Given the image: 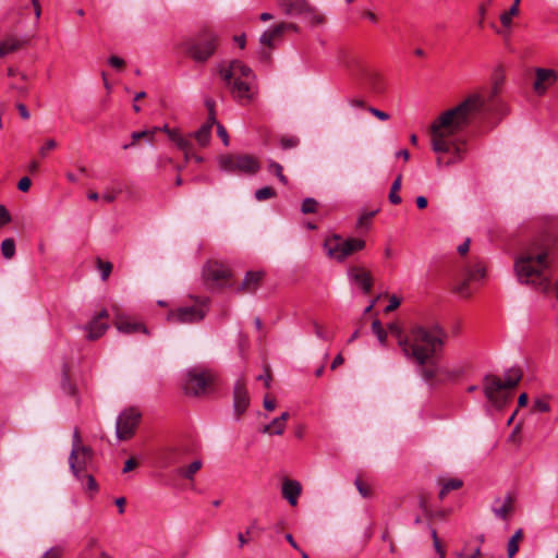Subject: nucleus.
<instances>
[{
	"mask_svg": "<svg viewBox=\"0 0 558 558\" xmlns=\"http://www.w3.org/2000/svg\"><path fill=\"white\" fill-rule=\"evenodd\" d=\"M427 364H429V366L426 367L425 365H423L420 367L422 377L428 381L436 377V375L438 374V367L435 363V360H432Z\"/></svg>",
	"mask_w": 558,
	"mask_h": 558,
	"instance_id": "e433bc0d",
	"label": "nucleus"
},
{
	"mask_svg": "<svg viewBox=\"0 0 558 558\" xmlns=\"http://www.w3.org/2000/svg\"><path fill=\"white\" fill-rule=\"evenodd\" d=\"M268 169L272 172L282 184H288V178L282 172V166L276 161H270Z\"/></svg>",
	"mask_w": 558,
	"mask_h": 558,
	"instance_id": "a19ab883",
	"label": "nucleus"
},
{
	"mask_svg": "<svg viewBox=\"0 0 558 558\" xmlns=\"http://www.w3.org/2000/svg\"><path fill=\"white\" fill-rule=\"evenodd\" d=\"M207 299L197 301L191 306H181L167 314V322L170 324H195L202 322L207 313Z\"/></svg>",
	"mask_w": 558,
	"mask_h": 558,
	"instance_id": "1a4fd4ad",
	"label": "nucleus"
},
{
	"mask_svg": "<svg viewBox=\"0 0 558 558\" xmlns=\"http://www.w3.org/2000/svg\"><path fill=\"white\" fill-rule=\"evenodd\" d=\"M156 132H157V128H154L153 130L133 132L131 134L132 142L130 144H124L122 148L129 149V148L133 147L135 145V143L141 138H147L149 142H151Z\"/></svg>",
	"mask_w": 558,
	"mask_h": 558,
	"instance_id": "473e14b6",
	"label": "nucleus"
},
{
	"mask_svg": "<svg viewBox=\"0 0 558 558\" xmlns=\"http://www.w3.org/2000/svg\"><path fill=\"white\" fill-rule=\"evenodd\" d=\"M11 221V216L5 208V206L0 205V227L9 223Z\"/></svg>",
	"mask_w": 558,
	"mask_h": 558,
	"instance_id": "5fc2aeb1",
	"label": "nucleus"
},
{
	"mask_svg": "<svg viewBox=\"0 0 558 558\" xmlns=\"http://www.w3.org/2000/svg\"><path fill=\"white\" fill-rule=\"evenodd\" d=\"M441 485H442V487L439 492V498L444 499L445 496L449 492L456 490V489H459L460 487H462L463 482L460 478H449V480L441 482Z\"/></svg>",
	"mask_w": 558,
	"mask_h": 558,
	"instance_id": "72a5a7b5",
	"label": "nucleus"
},
{
	"mask_svg": "<svg viewBox=\"0 0 558 558\" xmlns=\"http://www.w3.org/2000/svg\"><path fill=\"white\" fill-rule=\"evenodd\" d=\"M301 484L296 481L286 480L282 484V496L291 506H295L301 494Z\"/></svg>",
	"mask_w": 558,
	"mask_h": 558,
	"instance_id": "b1692460",
	"label": "nucleus"
},
{
	"mask_svg": "<svg viewBox=\"0 0 558 558\" xmlns=\"http://www.w3.org/2000/svg\"><path fill=\"white\" fill-rule=\"evenodd\" d=\"M499 85H500V82L499 81H495L494 82V85L492 86L490 90H489V94L487 96H484L482 93L480 92H475V93H471L470 95H468L464 99H466L468 97H471L473 95H477L480 96V98L482 99V102H483V108L481 111H478L474 117H473V122L481 116L485 114V113H489L492 112L494 109H495V106H496V97L499 93Z\"/></svg>",
	"mask_w": 558,
	"mask_h": 558,
	"instance_id": "a211bd4d",
	"label": "nucleus"
},
{
	"mask_svg": "<svg viewBox=\"0 0 558 558\" xmlns=\"http://www.w3.org/2000/svg\"><path fill=\"white\" fill-rule=\"evenodd\" d=\"M430 534H432L433 545H434V548H435L436 553L439 555V558H445L446 557V553H445V549L442 548V546L440 544V541L438 538L436 530L432 529Z\"/></svg>",
	"mask_w": 558,
	"mask_h": 558,
	"instance_id": "de8ad7c7",
	"label": "nucleus"
},
{
	"mask_svg": "<svg viewBox=\"0 0 558 558\" xmlns=\"http://www.w3.org/2000/svg\"><path fill=\"white\" fill-rule=\"evenodd\" d=\"M388 331L397 338L399 347L404 352L410 340V332L404 336L401 326L396 322L388 324Z\"/></svg>",
	"mask_w": 558,
	"mask_h": 558,
	"instance_id": "c756f323",
	"label": "nucleus"
},
{
	"mask_svg": "<svg viewBox=\"0 0 558 558\" xmlns=\"http://www.w3.org/2000/svg\"><path fill=\"white\" fill-rule=\"evenodd\" d=\"M519 14V8L517 5H511L508 11H505L500 15V22L502 26L509 28L512 23V17Z\"/></svg>",
	"mask_w": 558,
	"mask_h": 558,
	"instance_id": "4c0bfd02",
	"label": "nucleus"
},
{
	"mask_svg": "<svg viewBox=\"0 0 558 558\" xmlns=\"http://www.w3.org/2000/svg\"><path fill=\"white\" fill-rule=\"evenodd\" d=\"M219 46V35L209 29H202L187 45V54L198 63H205L216 52Z\"/></svg>",
	"mask_w": 558,
	"mask_h": 558,
	"instance_id": "423d86ee",
	"label": "nucleus"
},
{
	"mask_svg": "<svg viewBox=\"0 0 558 558\" xmlns=\"http://www.w3.org/2000/svg\"><path fill=\"white\" fill-rule=\"evenodd\" d=\"M317 201L312 197H307L303 201L301 210L303 214H313L317 209Z\"/></svg>",
	"mask_w": 558,
	"mask_h": 558,
	"instance_id": "c03bdc74",
	"label": "nucleus"
},
{
	"mask_svg": "<svg viewBox=\"0 0 558 558\" xmlns=\"http://www.w3.org/2000/svg\"><path fill=\"white\" fill-rule=\"evenodd\" d=\"M288 29L298 31L296 25L292 23H279L271 29L265 31L259 38L260 44L271 47L272 41L280 38Z\"/></svg>",
	"mask_w": 558,
	"mask_h": 558,
	"instance_id": "4be33fe9",
	"label": "nucleus"
},
{
	"mask_svg": "<svg viewBox=\"0 0 558 558\" xmlns=\"http://www.w3.org/2000/svg\"><path fill=\"white\" fill-rule=\"evenodd\" d=\"M23 41L16 37H9L0 41V57H4L13 51L20 49Z\"/></svg>",
	"mask_w": 558,
	"mask_h": 558,
	"instance_id": "7c9ffc66",
	"label": "nucleus"
},
{
	"mask_svg": "<svg viewBox=\"0 0 558 558\" xmlns=\"http://www.w3.org/2000/svg\"><path fill=\"white\" fill-rule=\"evenodd\" d=\"M313 328L317 338L326 341H330L332 339L331 335L326 332L323 326L319 325L317 322H313Z\"/></svg>",
	"mask_w": 558,
	"mask_h": 558,
	"instance_id": "09e8293b",
	"label": "nucleus"
},
{
	"mask_svg": "<svg viewBox=\"0 0 558 558\" xmlns=\"http://www.w3.org/2000/svg\"><path fill=\"white\" fill-rule=\"evenodd\" d=\"M81 435L77 428L74 429L73 438H72V450L69 457V464L72 473L75 477L80 478V462H78V453H83L84 456L88 454V447L83 446L81 444Z\"/></svg>",
	"mask_w": 558,
	"mask_h": 558,
	"instance_id": "dca6fc26",
	"label": "nucleus"
},
{
	"mask_svg": "<svg viewBox=\"0 0 558 558\" xmlns=\"http://www.w3.org/2000/svg\"><path fill=\"white\" fill-rule=\"evenodd\" d=\"M365 247V241L359 238L343 239L335 235L325 242L327 255L338 262H343L347 257L362 251Z\"/></svg>",
	"mask_w": 558,
	"mask_h": 558,
	"instance_id": "6e6552de",
	"label": "nucleus"
},
{
	"mask_svg": "<svg viewBox=\"0 0 558 558\" xmlns=\"http://www.w3.org/2000/svg\"><path fill=\"white\" fill-rule=\"evenodd\" d=\"M263 277V271H248L245 275L239 290L246 293L255 292L258 289Z\"/></svg>",
	"mask_w": 558,
	"mask_h": 558,
	"instance_id": "393cba45",
	"label": "nucleus"
},
{
	"mask_svg": "<svg viewBox=\"0 0 558 558\" xmlns=\"http://www.w3.org/2000/svg\"><path fill=\"white\" fill-rule=\"evenodd\" d=\"M535 75L534 90L539 95L544 94L547 86L553 85L558 78V73L551 69L537 68Z\"/></svg>",
	"mask_w": 558,
	"mask_h": 558,
	"instance_id": "aec40b11",
	"label": "nucleus"
},
{
	"mask_svg": "<svg viewBox=\"0 0 558 558\" xmlns=\"http://www.w3.org/2000/svg\"><path fill=\"white\" fill-rule=\"evenodd\" d=\"M368 112H371L374 117H376L377 119L381 120V121H386L389 119V114L377 109V108H374V107H368L367 108Z\"/></svg>",
	"mask_w": 558,
	"mask_h": 558,
	"instance_id": "13d9d810",
	"label": "nucleus"
},
{
	"mask_svg": "<svg viewBox=\"0 0 558 558\" xmlns=\"http://www.w3.org/2000/svg\"><path fill=\"white\" fill-rule=\"evenodd\" d=\"M447 332L438 324L430 326L413 325L410 328V340L403 354L417 363L426 365L442 351Z\"/></svg>",
	"mask_w": 558,
	"mask_h": 558,
	"instance_id": "7ed1b4c3",
	"label": "nucleus"
},
{
	"mask_svg": "<svg viewBox=\"0 0 558 558\" xmlns=\"http://www.w3.org/2000/svg\"><path fill=\"white\" fill-rule=\"evenodd\" d=\"M117 329L122 333H135V332H143L148 333L147 328L142 323L132 322L128 317H124L122 315H118L116 323H114Z\"/></svg>",
	"mask_w": 558,
	"mask_h": 558,
	"instance_id": "5701e85b",
	"label": "nucleus"
},
{
	"mask_svg": "<svg viewBox=\"0 0 558 558\" xmlns=\"http://www.w3.org/2000/svg\"><path fill=\"white\" fill-rule=\"evenodd\" d=\"M206 105L209 108L208 120L193 134V136L202 147H205L209 143L211 129L213 125L216 123L214 102L207 101Z\"/></svg>",
	"mask_w": 558,
	"mask_h": 558,
	"instance_id": "412c9836",
	"label": "nucleus"
},
{
	"mask_svg": "<svg viewBox=\"0 0 558 558\" xmlns=\"http://www.w3.org/2000/svg\"><path fill=\"white\" fill-rule=\"evenodd\" d=\"M108 63L118 70H121L124 66V60L117 56H111L108 59Z\"/></svg>",
	"mask_w": 558,
	"mask_h": 558,
	"instance_id": "680f3d73",
	"label": "nucleus"
},
{
	"mask_svg": "<svg viewBox=\"0 0 558 558\" xmlns=\"http://www.w3.org/2000/svg\"><path fill=\"white\" fill-rule=\"evenodd\" d=\"M278 4L288 15H302L308 2L306 0H278Z\"/></svg>",
	"mask_w": 558,
	"mask_h": 558,
	"instance_id": "a878e982",
	"label": "nucleus"
},
{
	"mask_svg": "<svg viewBox=\"0 0 558 558\" xmlns=\"http://www.w3.org/2000/svg\"><path fill=\"white\" fill-rule=\"evenodd\" d=\"M483 106L480 96L473 95L444 111L432 123V149L438 155V168L450 167L463 160L468 141L462 132L473 123V117Z\"/></svg>",
	"mask_w": 558,
	"mask_h": 558,
	"instance_id": "f257e3e1",
	"label": "nucleus"
},
{
	"mask_svg": "<svg viewBox=\"0 0 558 558\" xmlns=\"http://www.w3.org/2000/svg\"><path fill=\"white\" fill-rule=\"evenodd\" d=\"M400 303H401L400 299L396 295H392L389 299V304L386 306L385 311L392 312L399 307Z\"/></svg>",
	"mask_w": 558,
	"mask_h": 558,
	"instance_id": "e2e57ef3",
	"label": "nucleus"
},
{
	"mask_svg": "<svg viewBox=\"0 0 558 558\" xmlns=\"http://www.w3.org/2000/svg\"><path fill=\"white\" fill-rule=\"evenodd\" d=\"M499 85H500V82L499 81H495L494 82V85L492 86L490 90H489V94L487 96H484L482 93L480 92H475V93H471L470 95H468L464 99H466L468 97H471L473 95H477L480 96V98L482 99V102H483V108L481 111H478L474 117H473V122L481 116L485 114V113H489L492 112L494 109H495V106H496V97L499 93Z\"/></svg>",
	"mask_w": 558,
	"mask_h": 558,
	"instance_id": "6ab92c4d",
	"label": "nucleus"
},
{
	"mask_svg": "<svg viewBox=\"0 0 558 558\" xmlns=\"http://www.w3.org/2000/svg\"><path fill=\"white\" fill-rule=\"evenodd\" d=\"M499 85H500V82L499 81H495L494 82V85L492 86L490 90H489V94L487 96H484L482 93L480 92H475V93H471L470 95H468L464 99H466L468 97H471L473 95H477L480 96V98L482 99V102H483V108L481 111H478L474 117H473V122L481 116L485 114V113H489L492 112L494 109H495V106H496V97L499 93Z\"/></svg>",
	"mask_w": 558,
	"mask_h": 558,
	"instance_id": "f3484780",
	"label": "nucleus"
},
{
	"mask_svg": "<svg viewBox=\"0 0 558 558\" xmlns=\"http://www.w3.org/2000/svg\"><path fill=\"white\" fill-rule=\"evenodd\" d=\"M87 330V339L88 340H97L100 338L106 330L108 329V324L98 322L97 318H94L86 327Z\"/></svg>",
	"mask_w": 558,
	"mask_h": 558,
	"instance_id": "c85d7f7f",
	"label": "nucleus"
},
{
	"mask_svg": "<svg viewBox=\"0 0 558 558\" xmlns=\"http://www.w3.org/2000/svg\"><path fill=\"white\" fill-rule=\"evenodd\" d=\"M157 131H162V132L167 133V135L169 136V138L172 142H174L177 140V136L180 135V132L178 130L170 129L168 125H163L162 128H157Z\"/></svg>",
	"mask_w": 558,
	"mask_h": 558,
	"instance_id": "6e6d98bb",
	"label": "nucleus"
},
{
	"mask_svg": "<svg viewBox=\"0 0 558 558\" xmlns=\"http://www.w3.org/2000/svg\"><path fill=\"white\" fill-rule=\"evenodd\" d=\"M549 244L545 239L532 241L514 259V272L521 284L548 294L551 290Z\"/></svg>",
	"mask_w": 558,
	"mask_h": 558,
	"instance_id": "f03ea898",
	"label": "nucleus"
},
{
	"mask_svg": "<svg viewBox=\"0 0 558 558\" xmlns=\"http://www.w3.org/2000/svg\"><path fill=\"white\" fill-rule=\"evenodd\" d=\"M174 143L178 146V148L184 151L185 158L190 159V151L192 149L191 141L189 138L181 136L180 134L179 136H177Z\"/></svg>",
	"mask_w": 558,
	"mask_h": 558,
	"instance_id": "79ce46f5",
	"label": "nucleus"
},
{
	"mask_svg": "<svg viewBox=\"0 0 558 558\" xmlns=\"http://www.w3.org/2000/svg\"><path fill=\"white\" fill-rule=\"evenodd\" d=\"M522 378V373L519 368H510L505 373V380L502 381L495 375H485L484 395L487 400L495 407L501 408L507 401V389L514 388Z\"/></svg>",
	"mask_w": 558,
	"mask_h": 558,
	"instance_id": "39448f33",
	"label": "nucleus"
},
{
	"mask_svg": "<svg viewBox=\"0 0 558 558\" xmlns=\"http://www.w3.org/2000/svg\"><path fill=\"white\" fill-rule=\"evenodd\" d=\"M215 124L217 125L218 136L221 138L223 145L228 146L229 145V135H228L226 128L222 124L218 123L217 121Z\"/></svg>",
	"mask_w": 558,
	"mask_h": 558,
	"instance_id": "603ef678",
	"label": "nucleus"
},
{
	"mask_svg": "<svg viewBox=\"0 0 558 558\" xmlns=\"http://www.w3.org/2000/svg\"><path fill=\"white\" fill-rule=\"evenodd\" d=\"M16 109L19 110V113H20L22 119H24V120H28L29 119V117H31L29 111H28L27 107L24 104H17L16 105Z\"/></svg>",
	"mask_w": 558,
	"mask_h": 558,
	"instance_id": "69168bd1",
	"label": "nucleus"
},
{
	"mask_svg": "<svg viewBox=\"0 0 558 558\" xmlns=\"http://www.w3.org/2000/svg\"><path fill=\"white\" fill-rule=\"evenodd\" d=\"M495 504H500L499 506H494L493 507V512L494 514L501 519V520H508L510 514L512 513L513 511V499L510 495L506 496V498L504 500L501 499H496L495 500Z\"/></svg>",
	"mask_w": 558,
	"mask_h": 558,
	"instance_id": "bb28decb",
	"label": "nucleus"
},
{
	"mask_svg": "<svg viewBox=\"0 0 558 558\" xmlns=\"http://www.w3.org/2000/svg\"><path fill=\"white\" fill-rule=\"evenodd\" d=\"M141 413L135 408L125 409L120 413L116 423V434L119 440L130 439L140 423Z\"/></svg>",
	"mask_w": 558,
	"mask_h": 558,
	"instance_id": "f8f14e48",
	"label": "nucleus"
},
{
	"mask_svg": "<svg viewBox=\"0 0 558 558\" xmlns=\"http://www.w3.org/2000/svg\"><path fill=\"white\" fill-rule=\"evenodd\" d=\"M484 276L485 267L481 263H475L472 266H464L462 274L454 279L452 291L462 298H469L471 295L469 282L482 279Z\"/></svg>",
	"mask_w": 558,
	"mask_h": 558,
	"instance_id": "9b49d317",
	"label": "nucleus"
},
{
	"mask_svg": "<svg viewBox=\"0 0 558 558\" xmlns=\"http://www.w3.org/2000/svg\"><path fill=\"white\" fill-rule=\"evenodd\" d=\"M289 413L288 412H283L278 418L280 420L281 422V425L279 426V428L275 429L274 433L275 435H282L283 432H284V427H286V422L287 420L289 418Z\"/></svg>",
	"mask_w": 558,
	"mask_h": 558,
	"instance_id": "bf43d9fd",
	"label": "nucleus"
},
{
	"mask_svg": "<svg viewBox=\"0 0 558 558\" xmlns=\"http://www.w3.org/2000/svg\"><path fill=\"white\" fill-rule=\"evenodd\" d=\"M351 283L357 284L363 293L368 294L372 291L373 278L368 270L361 266H351L347 271Z\"/></svg>",
	"mask_w": 558,
	"mask_h": 558,
	"instance_id": "ddd939ff",
	"label": "nucleus"
},
{
	"mask_svg": "<svg viewBox=\"0 0 558 558\" xmlns=\"http://www.w3.org/2000/svg\"><path fill=\"white\" fill-rule=\"evenodd\" d=\"M92 449L88 447V454L84 456L83 453H78V462H80V473L84 470L87 462L92 460Z\"/></svg>",
	"mask_w": 558,
	"mask_h": 558,
	"instance_id": "4d7b16f0",
	"label": "nucleus"
},
{
	"mask_svg": "<svg viewBox=\"0 0 558 558\" xmlns=\"http://www.w3.org/2000/svg\"><path fill=\"white\" fill-rule=\"evenodd\" d=\"M1 254L5 259H10L15 255V242L12 238L2 241Z\"/></svg>",
	"mask_w": 558,
	"mask_h": 558,
	"instance_id": "c9c22d12",
	"label": "nucleus"
},
{
	"mask_svg": "<svg viewBox=\"0 0 558 558\" xmlns=\"http://www.w3.org/2000/svg\"><path fill=\"white\" fill-rule=\"evenodd\" d=\"M534 408L539 412H548L549 411L548 403L543 400H536L534 403Z\"/></svg>",
	"mask_w": 558,
	"mask_h": 558,
	"instance_id": "774afa93",
	"label": "nucleus"
},
{
	"mask_svg": "<svg viewBox=\"0 0 558 558\" xmlns=\"http://www.w3.org/2000/svg\"><path fill=\"white\" fill-rule=\"evenodd\" d=\"M31 185H32L31 179L27 177L22 178L17 183V187L22 192H27L29 190Z\"/></svg>",
	"mask_w": 558,
	"mask_h": 558,
	"instance_id": "0e129e2a",
	"label": "nucleus"
},
{
	"mask_svg": "<svg viewBox=\"0 0 558 558\" xmlns=\"http://www.w3.org/2000/svg\"><path fill=\"white\" fill-rule=\"evenodd\" d=\"M481 557V547L477 546L471 554L460 553L459 558H480Z\"/></svg>",
	"mask_w": 558,
	"mask_h": 558,
	"instance_id": "338daca9",
	"label": "nucleus"
},
{
	"mask_svg": "<svg viewBox=\"0 0 558 558\" xmlns=\"http://www.w3.org/2000/svg\"><path fill=\"white\" fill-rule=\"evenodd\" d=\"M377 211L378 210L376 209V210L363 213L357 219L356 227L357 228H368L371 219L377 214Z\"/></svg>",
	"mask_w": 558,
	"mask_h": 558,
	"instance_id": "a18cd8bd",
	"label": "nucleus"
},
{
	"mask_svg": "<svg viewBox=\"0 0 558 558\" xmlns=\"http://www.w3.org/2000/svg\"><path fill=\"white\" fill-rule=\"evenodd\" d=\"M57 142L53 138L47 140L46 143L39 148V156L47 157L48 153L57 147Z\"/></svg>",
	"mask_w": 558,
	"mask_h": 558,
	"instance_id": "8fccbe9b",
	"label": "nucleus"
},
{
	"mask_svg": "<svg viewBox=\"0 0 558 558\" xmlns=\"http://www.w3.org/2000/svg\"><path fill=\"white\" fill-rule=\"evenodd\" d=\"M276 196V191L271 186H264L255 191V198L258 202L267 201Z\"/></svg>",
	"mask_w": 558,
	"mask_h": 558,
	"instance_id": "ea45409f",
	"label": "nucleus"
},
{
	"mask_svg": "<svg viewBox=\"0 0 558 558\" xmlns=\"http://www.w3.org/2000/svg\"><path fill=\"white\" fill-rule=\"evenodd\" d=\"M402 175L399 174L391 184L390 192L388 195L389 202L393 205H398L401 203V196L399 195V191L401 189Z\"/></svg>",
	"mask_w": 558,
	"mask_h": 558,
	"instance_id": "f704fd0d",
	"label": "nucleus"
},
{
	"mask_svg": "<svg viewBox=\"0 0 558 558\" xmlns=\"http://www.w3.org/2000/svg\"><path fill=\"white\" fill-rule=\"evenodd\" d=\"M372 331L376 335L380 344L385 345L387 341V331L383 328L381 323L378 319H375L372 323Z\"/></svg>",
	"mask_w": 558,
	"mask_h": 558,
	"instance_id": "58836bf2",
	"label": "nucleus"
},
{
	"mask_svg": "<svg viewBox=\"0 0 558 558\" xmlns=\"http://www.w3.org/2000/svg\"><path fill=\"white\" fill-rule=\"evenodd\" d=\"M218 73L233 98L238 100H250L252 98V82L255 75L251 68L240 60H232L228 63L221 62L218 65Z\"/></svg>",
	"mask_w": 558,
	"mask_h": 558,
	"instance_id": "20e7f679",
	"label": "nucleus"
},
{
	"mask_svg": "<svg viewBox=\"0 0 558 558\" xmlns=\"http://www.w3.org/2000/svg\"><path fill=\"white\" fill-rule=\"evenodd\" d=\"M219 168L222 171L253 175L259 168V161L252 155L247 154H226L218 158Z\"/></svg>",
	"mask_w": 558,
	"mask_h": 558,
	"instance_id": "0eeeda50",
	"label": "nucleus"
},
{
	"mask_svg": "<svg viewBox=\"0 0 558 558\" xmlns=\"http://www.w3.org/2000/svg\"><path fill=\"white\" fill-rule=\"evenodd\" d=\"M203 463L201 460H195L192 463H190L186 468H180L177 470L178 475L193 480L194 475L201 470Z\"/></svg>",
	"mask_w": 558,
	"mask_h": 558,
	"instance_id": "2f4dec72",
	"label": "nucleus"
},
{
	"mask_svg": "<svg viewBox=\"0 0 558 558\" xmlns=\"http://www.w3.org/2000/svg\"><path fill=\"white\" fill-rule=\"evenodd\" d=\"M359 493L364 497L367 498L371 496V489L367 485H365L360 478H356L354 482Z\"/></svg>",
	"mask_w": 558,
	"mask_h": 558,
	"instance_id": "864d4df0",
	"label": "nucleus"
},
{
	"mask_svg": "<svg viewBox=\"0 0 558 558\" xmlns=\"http://www.w3.org/2000/svg\"><path fill=\"white\" fill-rule=\"evenodd\" d=\"M62 554V547L54 546L48 549L40 558H61Z\"/></svg>",
	"mask_w": 558,
	"mask_h": 558,
	"instance_id": "3c124183",
	"label": "nucleus"
},
{
	"mask_svg": "<svg viewBox=\"0 0 558 558\" xmlns=\"http://www.w3.org/2000/svg\"><path fill=\"white\" fill-rule=\"evenodd\" d=\"M302 16L304 21L312 27L322 26L326 22L325 15L310 3L307 4L304 13H302Z\"/></svg>",
	"mask_w": 558,
	"mask_h": 558,
	"instance_id": "cd10ccee",
	"label": "nucleus"
},
{
	"mask_svg": "<svg viewBox=\"0 0 558 558\" xmlns=\"http://www.w3.org/2000/svg\"><path fill=\"white\" fill-rule=\"evenodd\" d=\"M300 140L296 136H282L280 138V146L282 149L294 148L299 145Z\"/></svg>",
	"mask_w": 558,
	"mask_h": 558,
	"instance_id": "49530a36",
	"label": "nucleus"
},
{
	"mask_svg": "<svg viewBox=\"0 0 558 558\" xmlns=\"http://www.w3.org/2000/svg\"><path fill=\"white\" fill-rule=\"evenodd\" d=\"M250 405V396L245 386V381L239 378L233 389V408L236 416L242 415Z\"/></svg>",
	"mask_w": 558,
	"mask_h": 558,
	"instance_id": "2eb2a0df",
	"label": "nucleus"
},
{
	"mask_svg": "<svg viewBox=\"0 0 558 558\" xmlns=\"http://www.w3.org/2000/svg\"><path fill=\"white\" fill-rule=\"evenodd\" d=\"M214 375L207 369L191 368L186 373L184 391L186 395L201 396L206 392L207 387L213 383Z\"/></svg>",
	"mask_w": 558,
	"mask_h": 558,
	"instance_id": "9d476101",
	"label": "nucleus"
},
{
	"mask_svg": "<svg viewBox=\"0 0 558 558\" xmlns=\"http://www.w3.org/2000/svg\"><path fill=\"white\" fill-rule=\"evenodd\" d=\"M519 550V545L514 539H509L507 545L508 557L513 558Z\"/></svg>",
	"mask_w": 558,
	"mask_h": 558,
	"instance_id": "052dcab7",
	"label": "nucleus"
},
{
	"mask_svg": "<svg viewBox=\"0 0 558 558\" xmlns=\"http://www.w3.org/2000/svg\"><path fill=\"white\" fill-rule=\"evenodd\" d=\"M203 276L206 282H210L215 286H222L229 277V270L225 265L218 262H211L204 267Z\"/></svg>",
	"mask_w": 558,
	"mask_h": 558,
	"instance_id": "4468645a",
	"label": "nucleus"
},
{
	"mask_svg": "<svg viewBox=\"0 0 558 558\" xmlns=\"http://www.w3.org/2000/svg\"><path fill=\"white\" fill-rule=\"evenodd\" d=\"M97 268L100 271L101 279L105 281L108 279L112 271V264L110 262H104L97 258Z\"/></svg>",
	"mask_w": 558,
	"mask_h": 558,
	"instance_id": "37998d69",
	"label": "nucleus"
}]
</instances>
